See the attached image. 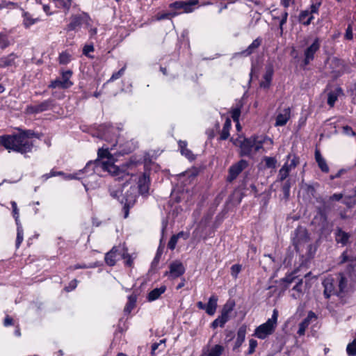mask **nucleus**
Returning a JSON list of instances; mask_svg holds the SVG:
<instances>
[{
    "label": "nucleus",
    "mask_w": 356,
    "mask_h": 356,
    "mask_svg": "<svg viewBox=\"0 0 356 356\" xmlns=\"http://www.w3.org/2000/svg\"><path fill=\"white\" fill-rule=\"evenodd\" d=\"M110 155L108 148L99 149L98 151L99 157L102 159H106V160L99 161L97 163V165L111 175L117 177L118 179L126 181L131 179L134 177L133 175L127 172L124 168L121 169L115 165L109 157Z\"/></svg>",
    "instance_id": "obj_2"
},
{
    "label": "nucleus",
    "mask_w": 356,
    "mask_h": 356,
    "mask_svg": "<svg viewBox=\"0 0 356 356\" xmlns=\"http://www.w3.org/2000/svg\"><path fill=\"white\" fill-rule=\"evenodd\" d=\"M315 158L321 170L323 172H327L329 171V168L325 160L322 157L319 152L316 151L315 152Z\"/></svg>",
    "instance_id": "obj_27"
},
{
    "label": "nucleus",
    "mask_w": 356,
    "mask_h": 356,
    "mask_svg": "<svg viewBox=\"0 0 356 356\" xmlns=\"http://www.w3.org/2000/svg\"><path fill=\"white\" fill-rule=\"evenodd\" d=\"M246 334V327H241L237 332V338L236 340V347H239L244 341Z\"/></svg>",
    "instance_id": "obj_30"
},
{
    "label": "nucleus",
    "mask_w": 356,
    "mask_h": 356,
    "mask_svg": "<svg viewBox=\"0 0 356 356\" xmlns=\"http://www.w3.org/2000/svg\"><path fill=\"white\" fill-rule=\"evenodd\" d=\"M91 19L86 13L73 15L70 18V22L67 26L68 31H73L79 27L81 24H85L86 26L90 25Z\"/></svg>",
    "instance_id": "obj_7"
},
{
    "label": "nucleus",
    "mask_w": 356,
    "mask_h": 356,
    "mask_svg": "<svg viewBox=\"0 0 356 356\" xmlns=\"http://www.w3.org/2000/svg\"><path fill=\"white\" fill-rule=\"evenodd\" d=\"M308 241L309 236L306 229L303 227H298L296 230L295 237L293 238V243L296 247L299 248Z\"/></svg>",
    "instance_id": "obj_12"
},
{
    "label": "nucleus",
    "mask_w": 356,
    "mask_h": 356,
    "mask_svg": "<svg viewBox=\"0 0 356 356\" xmlns=\"http://www.w3.org/2000/svg\"><path fill=\"white\" fill-rule=\"evenodd\" d=\"M24 17V25L28 28L31 25L35 24L39 22V18H33L32 16L28 13H24L23 15Z\"/></svg>",
    "instance_id": "obj_34"
},
{
    "label": "nucleus",
    "mask_w": 356,
    "mask_h": 356,
    "mask_svg": "<svg viewBox=\"0 0 356 356\" xmlns=\"http://www.w3.org/2000/svg\"><path fill=\"white\" fill-rule=\"evenodd\" d=\"M291 117V110L289 108H286L281 111L276 118L275 125L276 127H282L285 125Z\"/></svg>",
    "instance_id": "obj_18"
},
{
    "label": "nucleus",
    "mask_w": 356,
    "mask_h": 356,
    "mask_svg": "<svg viewBox=\"0 0 356 356\" xmlns=\"http://www.w3.org/2000/svg\"><path fill=\"white\" fill-rule=\"evenodd\" d=\"M342 94V90L339 88H337L329 92L327 95V104L330 107H333L338 97Z\"/></svg>",
    "instance_id": "obj_23"
},
{
    "label": "nucleus",
    "mask_w": 356,
    "mask_h": 356,
    "mask_svg": "<svg viewBox=\"0 0 356 356\" xmlns=\"http://www.w3.org/2000/svg\"><path fill=\"white\" fill-rule=\"evenodd\" d=\"M232 141L234 145L239 147V154L241 156H250V147L251 140H250V138H245L243 136H239L235 139L232 138Z\"/></svg>",
    "instance_id": "obj_9"
},
{
    "label": "nucleus",
    "mask_w": 356,
    "mask_h": 356,
    "mask_svg": "<svg viewBox=\"0 0 356 356\" xmlns=\"http://www.w3.org/2000/svg\"><path fill=\"white\" fill-rule=\"evenodd\" d=\"M58 59L60 64L66 65L71 60V55L67 51H63L60 54Z\"/></svg>",
    "instance_id": "obj_41"
},
{
    "label": "nucleus",
    "mask_w": 356,
    "mask_h": 356,
    "mask_svg": "<svg viewBox=\"0 0 356 356\" xmlns=\"http://www.w3.org/2000/svg\"><path fill=\"white\" fill-rule=\"evenodd\" d=\"M17 225V238L16 247L18 248L24 240V231L20 222L16 223Z\"/></svg>",
    "instance_id": "obj_33"
},
{
    "label": "nucleus",
    "mask_w": 356,
    "mask_h": 356,
    "mask_svg": "<svg viewBox=\"0 0 356 356\" xmlns=\"http://www.w3.org/2000/svg\"><path fill=\"white\" fill-rule=\"evenodd\" d=\"M345 37L348 40H351L353 38V32L350 26L347 28Z\"/></svg>",
    "instance_id": "obj_61"
},
{
    "label": "nucleus",
    "mask_w": 356,
    "mask_h": 356,
    "mask_svg": "<svg viewBox=\"0 0 356 356\" xmlns=\"http://www.w3.org/2000/svg\"><path fill=\"white\" fill-rule=\"evenodd\" d=\"M343 131H344V133L347 135H352V136H355V133L352 130V129L348 127V126H346L343 127Z\"/></svg>",
    "instance_id": "obj_63"
},
{
    "label": "nucleus",
    "mask_w": 356,
    "mask_h": 356,
    "mask_svg": "<svg viewBox=\"0 0 356 356\" xmlns=\"http://www.w3.org/2000/svg\"><path fill=\"white\" fill-rule=\"evenodd\" d=\"M348 238L349 235L347 233L339 229L336 236V241L345 245L348 242Z\"/></svg>",
    "instance_id": "obj_37"
},
{
    "label": "nucleus",
    "mask_w": 356,
    "mask_h": 356,
    "mask_svg": "<svg viewBox=\"0 0 356 356\" xmlns=\"http://www.w3.org/2000/svg\"><path fill=\"white\" fill-rule=\"evenodd\" d=\"M185 272L183 264L179 261H174L169 265V270L164 273L170 280L176 279L181 276Z\"/></svg>",
    "instance_id": "obj_6"
},
{
    "label": "nucleus",
    "mask_w": 356,
    "mask_h": 356,
    "mask_svg": "<svg viewBox=\"0 0 356 356\" xmlns=\"http://www.w3.org/2000/svg\"><path fill=\"white\" fill-rule=\"evenodd\" d=\"M17 59V56L11 54L7 56H4L1 58L0 59V67H8L16 65L15 60Z\"/></svg>",
    "instance_id": "obj_22"
},
{
    "label": "nucleus",
    "mask_w": 356,
    "mask_h": 356,
    "mask_svg": "<svg viewBox=\"0 0 356 356\" xmlns=\"http://www.w3.org/2000/svg\"><path fill=\"white\" fill-rule=\"evenodd\" d=\"M258 140H259V136H254V137L250 138V140H251L250 147V156H252V154L253 153H255L259 151V150H256V146H257Z\"/></svg>",
    "instance_id": "obj_45"
},
{
    "label": "nucleus",
    "mask_w": 356,
    "mask_h": 356,
    "mask_svg": "<svg viewBox=\"0 0 356 356\" xmlns=\"http://www.w3.org/2000/svg\"><path fill=\"white\" fill-rule=\"evenodd\" d=\"M242 266L240 264H234L231 267V275L234 278L238 277V273L241 272Z\"/></svg>",
    "instance_id": "obj_47"
},
{
    "label": "nucleus",
    "mask_w": 356,
    "mask_h": 356,
    "mask_svg": "<svg viewBox=\"0 0 356 356\" xmlns=\"http://www.w3.org/2000/svg\"><path fill=\"white\" fill-rule=\"evenodd\" d=\"M273 145V141L271 138L266 136H259L256 150L263 149L264 152H268L272 149Z\"/></svg>",
    "instance_id": "obj_17"
},
{
    "label": "nucleus",
    "mask_w": 356,
    "mask_h": 356,
    "mask_svg": "<svg viewBox=\"0 0 356 356\" xmlns=\"http://www.w3.org/2000/svg\"><path fill=\"white\" fill-rule=\"evenodd\" d=\"M178 239L179 238L175 235L172 236L168 243V248H170V250H174L176 247Z\"/></svg>",
    "instance_id": "obj_50"
},
{
    "label": "nucleus",
    "mask_w": 356,
    "mask_h": 356,
    "mask_svg": "<svg viewBox=\"0 0 356 356\" xmlns=\"http://www.w3.org/2000/svg\"><path fill=\"white\" fill-rule=\"evenodd\" d=\"M94 51V47L92 44L85 45L83 49V53L86 56H88L89 53L92 52Z\"/></svg>",
    "instance_id": "obj_55"
},
{
    "label": "nucleus",
    "mask_w": 356,
    "mask_h": 356,
    "mask_svg": "<svg viewBox=\"0 0 356 356\" xmlns=\"http://www.w3.org/2000/svg\"><path fill=\"white\" fill-rule=\"evenodd\" d=\"M224 349V347L219 344L208 346L203 349L201 356H221Z\"/></svg>",
    "instance_id": "obj_15"
},
{
    "label": "nucleus",
    "mask_w": 356,
    "mask_h": 356,
    "mask_svg": "<svg viewBox=\"0 0 356 356\" xmlns=\"http://www.w3.org/2000/svg\"><path fill=\"white\" fill-rule=\"evenodd\" d=\"M177 14L176 13H173V14H171V13H165V14H161V15H158L156 16V19L158 20H161V19H165V18H169L170 17H172V16H175Z\"/></svg>",
    "instance_id": "obj_57"
},
{
    "label": "nucleus",
    "mask_w": 356,
    "mask_h": 356,
    "mask_svg": "<svg viewBox=\"0 0 356 356\" xmlns=\"http://www.w3.org/2000/svg\"><path fill=\"white\" fill-rule=\"evenodd\" d=\"M11 206L13 208V215L15 218V222L18 223L20 222L19 221V209L17 206V203L14 201L11 202Z\"/></svg>",
    "instance_id": "obj_44"
},
{
    "label": "nucleus",
    "mask_w": 356,
    "mask_h": 356,
    "mask_svg": "<svg viewBox=\"0 0 356 356\" xmlns=\"http://www.w3.org/2000/svg\"><path fill=\"white\" fill-rule=\"evenodd\" d=\"M63 173L62 172H54V171H51L49 174H46L43 176V177L45 178V179H49V177H55V176H57V175H63Z\"/></svg>",
    "instance_id": "obj_58"
},
{
    "label": "nucleus",
    "mask_w": 356,
    "mask_h": 356,
    "mask_svg": "<svg viewBox=\"0 0 356 356\" xmlns=\"http://www.w3.org/2000/svg\"><path fill=\"white\" fill-rule=\"evenodd\" d=\"M72 72L70 70H67L62 72L61 79H56L51 81L49 85V88H68L73 85V83L70 81Z\"/></svg>",
    "instance_id": "obj_8"
},
{
    "label": "nucleus",
    "mask_w": 356,
    "mask_h": 356,
    "mask_svg": "<svg viewBox=\"0 0 356 356\" xmlns=\"http://www.w3.org/2000/svg\"><path fill=\"white\" fill-rule=\"evenodd\" d=\"M218 297L216 296H211L206 305V312L210 316H213L217 309Z\"/></svg>",
    "instance_id": "obj_21"
},
{
    "label": "nucleus",
    "mask_w": 356,
    "mask_h": 356,
    "mask_svg": "<svg viewBox=\"0 0 356 356\" xmlns=\"http://www.w3.org/2000/svg\"><path fill=\"white\" fill-rule=\"evenodd\" d=\"M265 165L268 168H275L277 161L275 157L266 156L264 159Z\"/></svg>",
    "instance_id": "obj_40"
},
{
    "label": "nucleus",
    "mask_w": 356,
    "mask_h": 356,
    "mask_svg": "<svg viewBox=\"0 0 356 356\" xmlns=\"http://www.w3.org/2000/svg\"><path fill=\"white\" fill-rule=\"evenodd\" d=\"M49 107V102H45L37 106L34 110L35 112H42L47 110Z\"/></svg>",
    "instance_id": "obj_53"
},
{
    "label": "nucleus",
    "mask_w": 356,
    "mask_h": 356,
    "mask_svg": "<svg viewBox=\"0 0 356 356\" xmlns=\"http://www.w3.org/2000/svg\"><path fill=\"white\" fill-rule=\"evenodd\" d=\"M197 1L191 0L188 1H177L170 4V7L175 9H182L184 13H191L193 11L192 6L196 5Z\"/></svg>",
    "instance_id": "obj_16"
},
{
    "label": "nucleus",
    "mask_w": 356,
    "mask_h": 356,
    "mask_svg": "<svg viewBox=\"0 0 356 356\" xmlns=\"http://www.w3.org/2000/svg\"><path fill=\"white\" fill-rule=\"evenodd\" d=\"M35 134L24 131L19 135H6L0 137V143L9 152L13 150L22 154L29 152L33 146Z\"/></svg>",
    "instance_id": "obj_1"
},
{
    "label": "nucleus",
    "mask_w": 356,
    "mask_h": 356,
    "mask_svg": "<svg viewBox=\"0 0 356 356\" xmlns=\"http://www.w3.org/2000/svg\"><path fill=\"white\" fill-rule=\"evenodd\" d=\"M121 258L124 259L126 266L129 267L132 266L134 258L127 253V250L124 247L122 248Z\"/></svg>",
    "instance_id": "obj_36"
},
{
    "label": "nucleus",
    "mask_w": 356,
    "mask_h": 356,
    "mask_svg": "<svg viewBox=\"0 0 356 356\" xmlns=\"http://www.w3.org/2000/svg\"><path fill=\"white\" fill-rule=\"evenodd\" d=\"M248 165V163L245 160L241 159L232 165L229 170L228 180L231 181L234 179L243 170L247 168Z\"/></svg>",
    "instance_id": "obj_11"
},
{
    "label": "nucleus",
    "mask_w": 356,
    "mask_h": 356,
    "mask_svg": "<svg viewBox=\"0 0 356 356\" xmlns=\"http://www.w3.org/2000/svg\"><path fill=\"white\" fill-rule=\"evenodd\" d=\"M228 320L223 317L222 315L218 316L216 320H214L212 323V327L213 328H216L217 327H223V325L225 324V323Z\"/></svg>",
    "instance_id": "obj_42"
},
{
    "label": "nucleus",
    "mask_w": 356,
    "mask_h": 356,
    "mask_svg": "<svg viewBox=\"0 0 356 356\" xmlns=\"http://www.w3.org/2000/svg\"><path fill=\"white\" fill-rule=\"evenodd\" d=\"M298 164V159L296 156L289 162L286 161L279 170L278 179L280 181L284 180L289 175V172L294 169Z\"/></svg>",
    "instance_id": "obj_10"
},
{
    "label": "nucleus",
    "mask_w": 356,
    "mask_h": 356,
    "mask_svg": "<svg viewBox=\"0 0 356 356\" xmlns=\"http://www.w3.org/2000/svg\"><path fill=\"white\" fill-rule=\"evenodd\" d=\"M234 306H235V303L234 301H232V300L227 301L226 302V304L223 306V308H222V312H221V315L228 320L229 313L233 310Z\"/></svg>",
    "instance_id": "obj_28"
},
{
    "label": "nucleus",
    "mask_w": 356,
    "mask_h": 356,
    "mask_svg": "<svg viewBox=\"0 0 356 356\" xmlns=\"http://www.w3.org/2000/svg\"><path fill=\"white\" fill-rule=\"evenodd\" d=\"M316 318V315L314 312H309L308 313V315L306 318H305V321H308V323L310 324L312 319Z\"/></svg>",
    "instance_id": "obj_64"
},
{
    "label": "nucleus",
    "mask_w": 356,
    "mask_h": 356,
    "mask_svg": "<svg viewBox=\"0 0 356 356\" xmlns=\"http://www.w3.org/2000/svg\"><path fill=\"white\" fill-rule=\"evenodd\" d=\"M175 236H177L178 238H182L184 240H186L189 237V233L184 232H180L177 234H175Z\"/></svg>",
    "instance_id": "obj_60"
},
{
    "label": "nucleus",
    "mask_w": 356,
    "mask_h": 356,
    "mask_svg": "<svg viewBox=\"0 0 356 356\" xmlns=\"http://www.w3.org/2000/svg\"><path fill=\"white\" fill-rule=\"evenodd\" d=\"M321 5V0H313L312 5L310 6L309 13L313 15L314 13H318L319 8Z\"/></svg>",
    "instance_id": "obj_43"
},
{
    "label": "nucleus",
    "mask_w": 356,
    "mask_h": 356,
    "mask_svg": "<svg viewBox=\"0 0 356 356\" xmlns=\"http://www.w3.org/2000/svg\"><path fill=\"white\" fill-rule=\"evenodd\" d=\"M56 6L60 8L68 10L72 3V0H53Z\"/></svg>",
    "instance_id": "obj_38"
},
{
    "label": "nucleus",
    "mask_w": 356,
    "mask_h": 356,
    "mask_svg": "<svg viewBox=\"0 0 356 356\" xmlns=\"http://www.w3.org/2000/svg\"><path fill=\"white\" fill-rule=\"evenodd\" d=\"M97 136L111 143V146H115L118 143L116 130L113 127L105 125L100 126Z\"/></svg>",
    "instance_id": "obj_5"
},
{
    "label": "nucleus",
    "mask_w": 356,
    "mask_h": 356,
    "mask_svg": "<svg viewBox=\"0 0 356 356\" xmlns=\"http://www.w3.org/2000/svg\"><path fill=\"white\" fill-rule=\"evenodd\" d=\"M122 248L113 247L112 250L108 252L105 256L106 263L109 266H114L116 261L121 257Z\"/></svg>",
    "instance_id": "obj_14"
},
{
    "label": "nucleus",
    "mask_w": 356,
    "mask_h": 356,
    "mask_svg": "<svg viewBox=\"0 0 356 356\" xmlns=\"http://www.w3.org/2000/svg\"><path fill=\"white\" fill-rule=\"evenodd\" d=\"M342 198V194L336 193L330 197V201H339Z\"/></svg>",
    "instance_id": "obj_62"
},
{
    "label": "nucleus",
    "mask_w": 356,
    "mask_h": 356,
    "mask_svg": "<svg viewBox=\"0 0 356 356\" xmlns=\"http://www.w3.org/2000/svg\"><path fill=\"white\" fill-rule=\"evenodd\" d=\"M138 190L141 195H145L149 191V181L146 177L143 176L138 180Z\"/></svg>",
    "instance_id": "obj_26"
},
{
    "label": "nucleus",
    "mask_w": 356,
    "mask_h": 356,
    "mask_svg": "<svg viewBox=\"0 0 356 356\" xmlns=\"http://www.w3.org/2000/svg\"><path fill=\"white\" fill-rule=\"evenodd\" d=\"M273 65H269L266 67V72L264 75V81L260 83L261 87L268 88L271 83L273 75Z\"/></svg>",
    "instance_id": "obj_19"
},
{
    "label": "nucleus",
    "mask_w": 356,
    "mask_h": 356,
    "mask_svg": "<svg viewBox=\"0 0 356 356\" xmlns=\"http://www.w3.org/2000/svg\"><path fill=\"white\" fill-rule=\"evenodd\" d=\"M257 346V341L254 339H250L249 341V350L248 353L252 354L254 352L256 347Z\"/></svg>",
    "instance_id": "obj_52"
},
{
    "label": "nucleus",
    "mask_w": 356,
    "mask_h": 356,
    "mask_svg": "<svg viewBox=\"0 0 356 356\" xmlns=\"http://www.w3.org/2000/svg\"><path fill=\"white\" fill-rule=\"evenodd\" d=\"M347 280L343 276L341 277L339 284V287L341 292H343L346 286Z\"/></svg>",
    "instance_id": "obj_54"
},
{
    "label": "nucleus",
    "mask_w": 356,
    "mask_h": 356,
    "mask_svg": "<svg viewBox=\"0 0 356 356\" xmlns=\"http://www.w3.org/2000/svg\"><path fill=\"white\" fill-rule=\"evenodd\" d=\"M88 29L89 34L90 38H93L97 33V29L96 27H92L91 22H90V25L86 26Z\"/></svg>",
    "instance_id": "obj_56"
},
{
    "label": "nucleus",
    "mask_w": 356,
    "mask_h": 356,
    "mask_svg": "<svg viewBox=\"0 0 356 356\" xmlns=\"http://www.w3.org/2000/svg\"><path fill=\"white\" fill-rule=\"evenodd\" d=\"M292 297L295 299L300 298L303 295L302 280H298L296 284L293 287Z\"/></svg>",
    "instance_id": "obj_25"
},
{
    "label": "nucleus",
    "mask_w": 356,
    "mask_h": 356,
    "mask_svg": "<svg viewBox=\"0 0 356 356\" xmlns=\"http://www.w3.org/2000/svg\"><path fill=\"white\" fill-rule=\"evenodd\" d=\"M166 290L165 286H161L159 288H156L153 290H152L147 296V300L149 302L154 301L157 300L161 294H163Z\"/></svg>",
    "instance_id": "obj_24"
},
{
    "label": "nucleus",
    "mask_w": 356,
    "mask_h": 356,
    "mask_svg": "<svg viewBox=\"0 0 356 356\" xmlns=\"http://www.w3.org/2000/svg\"><path fill=\"white\" fill-rule=\"evenodd\" d=\"M313 18V15L309 10H304L300 15V22L304 25H309Z\"/></svg>",
    "instance_id": "obj_31"
},
{
    "label": "nucleus",
    "mask_w": 356,
    "mask_h": 356,
    "mask_svg": "<svg viewBox=\"0 0 356 356\" xmlns=\"http://www.w3.org/2000/svg\"><path fill=\"white\" fill-rule=\"evenodd\" d=\"M277 317L278 312L276 309H274L271 318L255 329L254 336L259 339H264L272 334L277 326Z\"/></svg>",
    "instance_id": "obj_3"
},
{
    "label": "nucleus",
    "mask_w": 356,
    "mask_h": 356,
    "mask_svg": "<svg viewBox=\"0 0 356 356\" xmlns=\"http://www.w3.org/2000/svg\"><path fill=\"white\" fill-rule=\"evenodd\" d=\"M76 286H77V281H76V280H74L73 281H72V282L70 283L69 286H67V287L65 288V289H66V291H72V290L74 289L76 287Z\"/></svg>",
    "instance_id": "obj_59"
},
{
    "label": "nucleus",
    "mask_w": 356,
    "mask_h": 356,
    "mask_svg": "<svg viewBox=\"0 0 356 356\" xmlns=\"http://www.w3.org/2000/svg\"><path fill=\"white\" fill-rule=\"evenodd\" d=\"M261 44V40L259 38L254 40L248 47V49L243 51L245 55H250L252 54L254 49H257Z\"/></svg>",
    "instance_id": "obj_39"
},
{
    "label": "nucleus",
    "mask_w": 356,
    "mask_h": 356,
    "mask_svg": "<svg viewBox=\"0 0 356 356\" xmlns=\"http://www.w3.org/2000/svg\"><path fill=\"white\" fill-rule=\"evenodd\" d=\"M320 47V41L318 38L315 39L314 42L305 51L304 64L308 65L314 59L315 53Z\"/></svg>",
    "instance_id": "obj_13"
},
{
    "label": "nucleus",
    "mask_w": 356,
    "mask_h": 356,
    "mask_svg": "<svg viewBox=\"0 0 356 356\" xmlns=\"http://www.w3.org/2000/svg\"><path fill=\"white\" fill-rule=\"evenodd\" d=\"M124 70L125 67H122L118 72L113 73L108 81H113L120 78L124 74Z\"/></svg>",
    "instance_id": "obj_49"
},
{
    "label": "nucleus",
    "mask_w": 356,
    "mask_h": 356,
    "mask_svg": "<svg viewBox=\"0 0 356 356\" xmlns=\"http://www.w3.org/2000/svg\"><path fill=\"white\" fill-rule=\"evenodd\" d=\"M324 286V295L326 298L330 297L334 293V280L331 277H327L324 280L323 282Z\"/></svg>",
    "instance_id": "obj_20"
},
{
    "label": "nucleus",
    "mask_w": 356,
    "mask_h": 356,
    "mask_svg": "<svg viewBox=\"0 0 356 356\" xmlns=\"http://www.w3.org/2000/svg\"><path fill=\"white\" fill-rule=\"evenodd\" d=\"M232 118L235 122H238L241 115V110L239 108H234L231 111Z\"/></svg>",
    "instance_id": "obj_48"
},
{
    "label": "nucleus",
    "mask_w": 356,
    "mask_h": 356,
    "mask_svg": "<svg viewBox=\"0 0 356 356\" xmlns=\"http://www.w3.org/2000/svg\"><path fill=\"white\" fill-rule=\"evenodd\" d=\"M232 127V122L230 119L227 118L225 120L223 128L221 131L220 138L222 140H226L229 136V130Z\"/></svg>",
    "instance_id": "obj_29"
},
{
    "label": "nucleus",
    "mask_w": 356,
    "mask_h": 356,
    "mask_svg": "<svg viewBox=\"0 0 356 356\" xmlns=\"http://www.w3.org/2000/svg\"><path fill=\"white\" fill-rule=\"evenodd\" d=\"M8 37L4 34H0V47L3 49L8 45Z\"/></svg>",
    "instance_id": "obj_51"
},
{
    "label": "nucleus",
    "mask_w": 356,
    "mask_h": 356,
    "mask_svg": "<svg viewBox=\"0 0 356 356\" xmlns=\"http://www.w3.org/2000/svg\"><path fill=\"white\" fill-rule=\"evenodd\" d=\"M309 323H308V321L303 320L300 324H299V329L298 330V334L300 336L304 335L306 329L309 326Z\"/></svg>",
    "instance_id": "obj_46"
},
{
    "label": "nucleus",
    "mask_w": 356,
    "mask_h": 356,
    "mask_svg": "<svg viewBox=\"0 0 356 356\" xmlns=\"http://www.w3.org/2000/svg\"><path fill=\"white\" fill-rule=\"evenodd\" d=\"M136 200V190L134 187H130L129 190L125 191L120 202L124 204V217L126 218L129 215V209L133 207Z\"/></svg>",
    "instance_id": "obj_4"
},
{
    "label": "nucleus",
    "mask_w": 356,
    "mask_h": 356,
    "mask_svg": "<svg viewBox=\"0 0 356 356\" xmlns=\"http://www.w3.org/2000/svg\"><path fill=\"white\" fill-rule=\"evenodd\" d=\"M136 302V297L134 295H131L128 298V302L124 307V312L129 314L131 310L135 307Z\"/></svg>",
    "instance_id": "obj_35"
},
{
    "label": "nucleus",
    "mask_w": 356,
    "mask_h": 356,
    "mask_svg": "<svg viewBox=\"0 0 356 356\" xmlns=\"http://www.w3.org/2000/svg\"><path fill=\"white\" fill-rule=\"evenodd\" d=\"M179 145L181 149V154L184 155L188 159L193 160L195 159L191 150L186 148V143L185 141H179Z\"/></svg>",
    "instance_id": "obj_32"
}]
</instances>
